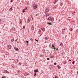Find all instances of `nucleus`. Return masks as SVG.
<instances>
[{"instance_id": "obj_19", "label": "nucleus", "mask_w": 78, "mask_h": 78, "mask_svg": "<svg viewBox=\"0 0 78 78\" xmlns=\"http://www.w3.org/2000/svg\"><path fill=\"white\" fill-rule=\"evenodd\" d=\"M75 63V61H73V62H72L73 64H74Z\"/></svg>"}, {"instance_id": "obj_27", "label": "nucleus", "mask_w": 78, "mask_h": 78, "mask_svg": "<svg viewBox=\"0 0 78 78\" xmlns=\"http://www.w3.org/2000/svg\"><path fill=\"white\" fill-rule=\"evenodd\" d=\"M55 78H58V76H55Z\"/></svg>"}, {"instance_id": "obj_24", "label": "nucleus", "mask_w": 78, "mask_h": 78, "mask_svg": "<svg viewBox=\"0 0 78 78\" xmlns=\"http://www.w3.org/2000/svg\"><path fill=\"white\" fill-rule=\"evenodd\" d=\"M45 39L46 40H47V37H45Z\"/></svg>"}, {"instance_id": "obj_30", "label": "nucleus", "mask_w": 78, "mask_h": 78, "mask_svg": "<svg viewBox=\"0 0 78 78\" xmlns=\"http://www.w3.org/2000/svg\"><path fill=\"white\" fill-rule=\"evenodd\" d=\"M14 41V39H12V42H13Z\"/></svg>"}, {"instance_id": "obj_5", "label": "nucleus", "mask_w": 78, "mask_h": 78, "mask_svg": "<svg viewBox=\"0 0 78 78\" xmlns=\"http://www.w3.org/2000/svg\"><path fill=\"white\" fill-rule=\"evenodd\" d=\"M4 73H9V72H8V71H7L6 70H4Z\"/></svg>"}, {"instance_id": "obj_6", "label": "nucleus", "mask_w": 78, "mask_h": 78, "mask_svg": "<svg viewBox=\"0 0 78 78\" xmlns=\"http://www.w3.org/2000/svg\"><path fill=\"white\" fill-rule=\"evenodd\" d=\"M51 17H47V20H50L51 19Z\"/></svg>"}, {"instance_id": "obj_45", "label": "nucleus", "mask_w": 78, "mask_h": 78, "mask_svg": "<svg viewBox=\"0 0 78 78\" xmlns=\"http://www.w3.org/2000/svg\"><path fill=\"white\" fill-rule=\"evenodd\" d=\"M71 30H72V28H71Z\"/></svg>"}, {"instance_id": "obj_1", "label": "nucleus", "mask_w": 78, "mask_h": 78, "mask_svg": "<svg viewBox=\"0 0 78 78\" xmlns=\"http://www.w3.org/2000/svg\"><path fill=\"white\" fill-rule=\"evenodd\" d=\"M52 47L51 48H52V49H54V51H55V49H56V48H55V46L54 45L52 44Z\"/></svg>"}, {"instance_id": "obj_3", "label": "nucleus", "mask_w": 78, "mask_h": 78, "mask_svg": "<svg viewBox=\"0 0 78 78\" xmlns=\"http://www.w3.org/2000/svg\"><path fill=\"white\" fill-rule=\"evenodd\" d=\"M66 29H64L62 30V34H63L64 33V32H65Z\"/></svg>"}, {"instance_id": "obj_44", "label": "nucleus", "mask_w": 78, "mask_h": 78, "mask_svg": "<svg viewBox=\"0 0 78 78\" xmlns=\"http://www.w3.org/2000/svg\"><path fill=\"white\" fill-rule=\"evenodd\" d=\"M51 58H53V57H51Z\"/></svg>"}, {"instance_id": "obj_38", "label": "nucleus", "mask_w": 78, "mask_h": 78, "mask_svg": "<svg viewBox=\"0 0 78 78\" xmlns=\"http://www.w3.org/2000/svg\"><path fill=\"white\" fill-rule=\"evenodd\" d=\"M10 9H11V10H12V8H10Z\"/></svg>"}, {"instance_id": "obj_20", "label": "nucleus", "mask_w": 78, "mask_h": 78, "mask_svg": "<svg viewBox=\"0 0 78 78\" xmlns=\"http://www.w3.org/2000/svg\"><path fill=\"white\" fill-rule=\"evenodd\" d=\"M30 40L31 41H33V38H30Z\"/></svg>"}, {"instance_id": "obj_14", "label": "nucleus", "mask_w": 78, "mask_h": 78, "mask_svg": "<svg viewBox=\"0 0 78 78\" xmlns=\"http://www.w3.org/2000/svg\"><path fill=\"white\" fill-rule=\"evenodd\" d=\"M8 47H9V49H11V45H9Z\"/></svg>"}, {"instance_id": "obj_2", "label": "nucleus", "mask_w": 78, "mask_h": 78, "mask_svg": "<svg viewBox=\"0 0 78 78\" xmlns=\"http://www.w3.org/2000/svg\"><path fill=\"white\" fill-rule=\"evenodd\" d=\"M37 7V5H35L33 6L34 9H36Z\"/></svg>"}, {"instance_id": "obj_41", "label": "nucleus", "mask_w": 78, "mask_h": 78, "mask_svg": "<svg viewBox=\"0 0 78 78\" xmlns=\"http://www.w3.org/2000/svg\"><path fill=\"white\" fill-rule=\"evenodd\" d=\"M61 5H62V3L61 2Z\"/></svg>"}, {"instance_id": "obj_4", "label": "nucleus", "mask_w": 78, "mask_h": 78, "mask_svg": "<svg viewBox=\"0 0 78 78\" xmlns=\"http://www.w3.org/2000/svg\"><path fill=\"white\" fill-rule=\"evenodd\" d=\"M26 9H27V7H26L25 9H23V12H25V10H26Z\"/></svg>"}, {"instance_id": "obj_37", "label": "nucleus", "mask_w": 78, "mask_h": 78, "mask_svg": "<svg viewBox=\"0 0 78 78\" xmlns=\"http://www.w3.org/2000/svg\"><path fill=\"white\" fill-rule=\"evenodd\" d=\"M69 61H71V60H70V59H69Z\"/></svg>"}, {"instance_id": "obj_29", "label": "nucleus", "mask_w": 78, "mask_h": 78, "mask_svg": "<svg viewBox=\"0 0 78 78\" xmlns=\"http://www.w3.org/2000/svg\"><path fill=\"white\" fill-rule=\"evenodd\" d=\"M66 63V62H63L64 64H65Z\"/></svg>"}, {"instance_id": "obj_10", "label": "nucleus", "mask_w": 78, "mask_h": 78, "mask_svg": "<svg viewBox=\"0 0 78 78\" xmlns=\"http://www.w3.org/2000/svg\"><path fill=\"white\" fill-rule=\"evenodd\" d=\"M50 20L52 22H53V21H54V18H51V19Z\"/></svg>"}, {"instance_id": "obj_15", "label": "nucleus", "mask_w": 78, "mask_h": 78, "mask_svg": "<svg viewBox=\"0 0 78 78\" xmlns=\"http://www.w3.org/2000/svg\"><path fill=\"white\" fill-rule=\"evenodd\" d=\"M58 0H55V1L54 2V3L55 4L56 3V2H58Z\"/></svg>"}, {"instance_id": "obj_17", "label": "nucleus", "mask_w": 78, "mask_h": 78, "mask_svg": "<svg viewBox=\"0 0 78 78\" xmlns=\"http://www.w3.org/2000/svg\"><path fill=\"white\" fill-rule=\"evenodd\" d=\"M58 69H61V67L59 65H58Z\"/></svg>"}, {"instance_id": "obj_12", "label": "nucleus", "mask_w": 78, "mask_h": 78, "mask_svg": "<svg viewBox=\"0 0 78 78\" xmlns=\"http://www.w3.org/2000/svg\"><path fill=\"white\" fill-rule=\"evenodd\" d=\"M14 49L15 50H16V51H17V50H19V49H18V48H14Z\"/></svg>"}, {"instance_id": "obj_32", "label": "nucleus", "mask_w": 78, "mask_h": 78, "mask_svg": "<svg viewBox=\"0 0 78 78\" xmlns=\"http://www.w3.org/2000/svg\"><path fill=\"white\" fill-rule=\"evenodd\" d=\"M13 0H12L11 1H10V3H12V1Z\"/></svg>"}, {"instance_id": "obj_8", "label": "nucleus", "mask_w": 78, "mask_h": 78, "mask_svg": "<svg viewBox=\"0 0 78 78\" xmlns=\"http://www.w3.org/2000/svg\"><path fill=\"white\" fill-rule=\"evenodd\" d=\"M31 29V30H34V26H33V25L32 26Z\"/></svg>"}, {"instance_id": "obj_36", "label": "nucleus", "mask_w": 78, "mask_h": 78, "mask_svg": "<svg viewBox=\"0 0 78 78\" xmlns=\"http://www.w3.org/2000/svg\"><path fill=\"white\" fill-rule=\"evenodd\" d=\"M35 41H37V40H36V39H35Z\"/></svg>"}, {"instance_id": "obj_16", "label": "nucleus", "mask_w": 78, "mask_h": 78, "mask_svg": "<svg viewBox=\"0 0 78 78\" xmlns=\"http://www.w3.org/2000/svg\"><path fill=\"white\" fill-rule=\"evenodd\" d=\"M48 25H52V24H51V23H48Z\"/></svg>"}, {"instance_id": "obj_46", "label": "nucleus", "mask_w": 78, "mask_h": 78, "mask_svg": "<svg viewBox=\"0 0 78 78\" xmlns=\"http://www.w3.org/2000/svg\"><path fill=\"white\" fill-rule=\"evenodd\" d=\"M61 44H60V45H61Z\"/></svg>"}, {"instance_id": "obj_23", "label": "nucleus", "mask_w": 78, "mask_h": 78, "mask_svg": "<svg viewBox=\"0 0 78 78\" xmlns=\"http://www.w3.org/2000/svg\"><path fill=\"white\" fill-rule=\"evenodd\" d=\"M41 29H39L38 32L39 33H41Z\"/></svg>"}, {"instance_id": "obj_13", "label": "nucleus", "mask_w": 78, "mask_h": 78, "mask_svg": "<svg viewBox=\"0 0 78 78\" xmlns=\"http://www.w3.org/2000/svg\"><path fill=\"white\" fill-rule=\"evenodd\" d=\"M56 8V6H55L53 5V9H55V8Z\"/></svg>"}, {"instance_id": "obj_22", "label": "nucleus", "mask_w": 78, "mask_h": 78, "mask_svg": "<svg viewBox=\"0 0 78 78\" xmlns=\"http://www.w3.org/2000/svg\"><path fill=\"white\" fill-rule=\"evenodd\" d=\"M12 30H15V28H14V27L12 28Z\"/></svg>"}, {"instance_id": "obj_11", "label": "nucleus", "mask_w": 78, "mask_h": 78, "mask_svg": "<svg viewBox=\"0 0 78 78\" xmlns=\"http://www.w3.org/2000/svg\"><path fill=\"white\" fill-rule=\"evenodd\" d=\"M49 11V9H46L45 10V12H48Z\"/></svg>"}, {"instance_id": "obj_47", "label": "nucleus", "mask_w": 78, "mask_h": 78, "mask_svg": "<svg viewBox=\"0 0 78 78\" xmlns=\"http://www.w3.org/2000/svg\"><path fill=\"white\" fill-rule=\"evenodd\" d=\"M77 31H78V29L77 30Z\"/></svg>"}, {"instance_id": "obj_42", "label": "nucleus", "mask_w": 78, "mask_h": 78, "mask_svg": "<svg viewBox=\"0 0 78 78\" xmlns=\"http://www.w3.org/2000/svg\"><path fill=\"white\" fill-rule=\"evenodd\" d=\"M36 16H37V15H36Z\"/></svg>"}, {"instance_id": "obj_26", "label": "nucleus", "mask_w": 78, "mask_h": 78, "mask_svg": "<svg viewBox=\"0 0 78 78\" xmlns=\"http://www.w3.org/2000/svg\"><path fill=\"white\" fill-rule=\"evenodd\" d=\"M49 16V14H48L47 15H46V17H48V16Z\"/></svg>"}, {"instance_id": "obj_18", "label": "nucleus", "mask_w": 78, "mask_h": 78, "mask_svg": "<svg viewBox=\"0 0 78 78\" xmlns=\"http://www.w3.org/2000/svg\"><path fill=\"white\" fill-rule=\"evenodd\" d=\"M24 29H25V26H24L23 27L22 30H24Z\"/></svg>"}, {"instance_id": "obj_39", "label": "nucleus", "mask_w": 78, "mask_h": 78, "mask_svg": "<svg viewBox=\"0 0 78 78\" xmlns=\"http://www.w3.org/2000/svg\"><path fill=\"white\" fill-rule=\"evenodd\" d=\"M77 74H78V71H77Z\"/></svg>"}, {"instance_id": "obj_21", "label": "nucleus", "mask_w": 78, "mask_h": 78, "mask_svg": "<svg viewBox=\"0 0 78 78\" xmlns=\"http://www.w3.org/2000/svg\"><path fill=\"white\" fill-rule=\"evenodd\" d=\"M30 20H28V21H27V23H30Z\"/></svg>"}, {"instance_id": "obj_33", "label": "nucleus", "mask_w": 78, "mask_h": 78, "mask_svg": "<svg viewBox=\"0 0 78 78\" xmlns=\"http://www.w3.org/2000/svg\"><path fill=\"white\" fill-rule=\"evenodd\" d=\"M26 42H27V43H28V42H28V41H26Z\"/></svg>"}, {"instance_id": "obj_9", "label": "nucleus", "mask_w": 78, "mask_h": 78, "mask_svg": "<svg viewBox=\"0 0 78 78\" xmlns=\"http://www.w3.org/2000/svg\"><path fill=\"white\" fill-rule=\"evenodd\" d=\"M34 72L35 73H37V72H38V69H37V70H34Z\"/></svg>"}, {"instance_id": "obj_25", "label": "nucleus", "mask_w": 78, "mask_h": 78, "mask_svg": "<svg viewBox=\"0 0 78 78\" xmlns=\"http://www.w3.org/2000/svg\"><path fill=\"white\" fill-rule=\"evenodd\" d=\"M19 66H21V63H19Z\"/></svg>"}, {"instance_id": "obj_28", "label": "nucleus", "mask_w": 78, "mask_h": 78, "mask_svg": "<svg viewBox=\"0 0 78 78\" xmlns=\"http://www.w3.org/2000/svg\"><path fill=\"white\" fill-rule=\"evenodd\" d=\"M6 78V77H5V76H2V78Z\"/></svg>"}, {"instance_id": "obj_31", "label": "nucleus", "mask_w": 78, "mask_h": 78, "mask_svg": "<svg viewBox=\"0 0 78 78\" xmlns=\"http://www.w3.org/2000/svg\"><path fill=\"white\" fill-rule=\"evenodd\" d=\"M54 65H56V62L54 63Z\"/></svg>"}, {"instance_id": "obj_35", "label": "nucleus", "mask_w": 78, "mask_h": 78, "mask_svg": "<svg viewBox=\"0 0 78 78\" xmlns=\"http://www.w3.org/2000/svg\"><path fill=\"white\" fill-rule=\"evenodd\" d=\"M47 60H49V58H47Z\"/></svg>"}, {"instance_id": "obj_43", "label": "nucleus", "mask_w": 78, "mask_h": 78, "mask_svg": "<svg viewBox=\"0 0 78 78\" xmlns=\"http://www.w3.org/2000/svg\"><path fill=\"white\" fill-rule=\"evenodd\" d=\"M56 50L58 51V49L57 48V49H56Z\"/></svg>"}, {"instance_id": "obj_7", "label": "nucleus", "mask_w": 78, "mask_h": 78, "mask_svg": "<svg viewBox=\"0 0 78 78\" xmlns=\"http://www.w3.org/2000/svg\"><path fill=\"white\" fill-rule=\"evenodd\" d=\"M41 30L42 31H45V29L44 28H41Z\"/></svg>"}, {"instance_id": "obj_34", "label": "nucleus", "mask_w": 78, "mask_h": 78, "mask_svg": "<svg viewBox=\"0 0 78 78\" xmlns=\"http://www.w3.org/2000/svg\"><path fill=\"white\" fill-rule=\"evenodd\" d=\"M36 73H34V76H36Z\"/></svg>"}, {"instance_id": "obj_40", "label": "nucleus", "mask_w": 78, "mask_h": 78, "mask_svg": "<svg viewBox=\"0 0 78 78\" xmlns=\"http://www.w3.org/2000/svg\"><path fill=\"white\" fill-rule=\"evenodd\" d=\"M1 21H2V20H1V19H0V22H1Z\"/></svg>"}]
</instances>
